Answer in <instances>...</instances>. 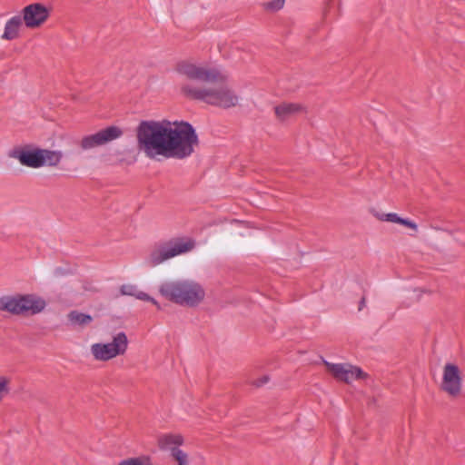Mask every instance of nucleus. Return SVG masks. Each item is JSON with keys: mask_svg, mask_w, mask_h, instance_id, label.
<instances>
[{"mask_svg": "<svg viewBox=\"0 0 465 465\" xmlns=\"http://www.w3.org/2000/svg\"><path fill=\"white\" fill-rule=\"evenodd\" d=\"M137 149L149 159H184L192 155L198 144L197 134L185 122L148 120L136 129Z\"/></svg>", "mask_w": 465, "mask_h": 465, "instance_id": "1", "label": "nucleus"}, {"mask_svg": "<svg viewBox=\"0 0 465 465\" xmlns=\"http://www.w3.org/2000/svg\"><path fill=\"white\" fill-rule=\"evenodd\" d=\"M175 70L189 80L202 83V84H183L181 94L184 97L224 109L239 104L240 97L225 83L227 76L220 67L182 61L177 64Z\"/></svg>", "mask_w": 465, "mask_h": 465, "instance_id": "2", "label": "nucleus"}, {"mask_svg": "<svg viewBox=\"0 0 465 465\" xmlns=\"http://www.w3.org/2000/svg\"><path fill=\"white\" fill-rule=\"evenodd\" d=\"M159 292L166 300L190 308L198 307L206 299L205 288L193 279L166 281L160 285Z\"/></svg>", "mask_w": 465, "mask_h": 465, "instance_id": "3", "label": "nucleus"}, {"mask_svg": "<svg viewBox=\"0 0 465 465\" xmlns=\"http://www.w3.org/2000/svg\"><path fill=\"white\" fill-rule=\"evenodd\" d=\"M194 247L191 240H173L153 247L144 260L146 266L153 268L180 254L192 251Z\"/></svg>", "mask_w": 465, "mask_h": 465, "instance_id": "4", "label": "nucleus"}, {"mask_svg": "<svg viewBox=\"0 0 465 465\" xmlns=\"http://www.w3.org/2000/svg\"><path fill=\"white\" fill-rule=\"evenodd\" d=\"M45 305V300L35 294L4 296L0 298V310L15 314H36L41 312Z\"/></svg>", "mask_w": 465, "mask_h": 465, "instance_id": "5", "label": "nucleus"}, {"mask_svg": "<svg viewBox=\"0 0 465 465\" xmlns=\"http://www.w3.org/2000/svg\"><path fill=\"white\" fill-rule=\"evenodd\" d=\"M22 165L39 168L42 166H56L63 154L60 151H51L45 149H23L16 151L13 155Z\"/></svg>", "mask_w": 465, "mask_h": 465, "instance_id": "6", "label": "nucleus"}, {"mask_svg": "<svg viewBox=\"0 0 465 465\" xmlns=\"http://www.w3.org/2000/svg\"><path fill=\"white\" fill-rule=\"evenodd\" d=\"M129 341L123 331L118 332L109 342H96L91 345L90 351L94 359L98 361H108L118 356L125 354Z\"/></svg>", "mask_w": 465, "mask_h": 465, "instance_id": "7", "label": "nucleus"}, {"mask_svg": "<svg viewBox=\"0 0 465 465\" xmlns=\"http://www.w3.org/2000/svg\"><path fill=\"white\" fill-rule=\"evenodd\" d=\"M323 364L328 372L340 381L350 383L355 380H361L367 377V374L361 368L350 363H332L324 361Z\"/></svg>", "mask_w": 465, "mask_h": 465, "instance_id": "8", "label": "nucleus"}, {"mask_svg": "<svg viewBox=\"0 0 465 465\" xmlns=\"http://www.w3.org/2000/svg\"><path fill=\"white\" fill-rule=\"evenodd\" d=\"M23 22L30 29H35L42 26L49 17L50 12L47 7L42 4L35 3L26 5L23 11Z\"/></svg>", "mask_w": 465, "mask_h": 465, "instance_id": "9", "label": "nucleus"}, {"mask_svg": "<svg viewBox=\"0 0 465 465\" xmlns=\"http://www.w3.org/2000/svg\"><path fill=\"white\" fill-rule=\"evenodd\" d=\"M461 372L453 363H447L443 368L441 389L450 396H458L461 391Z\"/></svg>", "mask_w": 465, "mask_h": 465, "instance_id": "10", "label": "nucleus"}, {"mask_svg": "<svg viewBox=\"0 0 465 465\" xmlns=\"http://www.w3.org/2000/svg\"><path fill=\"white\" fill-rule=\"evenodd\" d=\"M122 134L123 132L120 128L110 126L96 134L84 137L81 142V147L84 150H90L119 138Z\"/></svg>", "mask_w": 465, "mask_h": 465, "instance_id": "11", "label": "nucleus"}, {"mask_svg": "<svg viewBox=\"0 0 465 465\" xmlns=\"http://www.w3.org/2000/svg\"><path fill=\"white\" fill-rule=\"evenodd\" d=\"M183 443V438L180 434H163L158 438V446L161 450L170 451L171 457L175 461V453L185 452L180 446Z\"/></svg>", "mask_w": 465, "mask_h": 465, "instance_id": "12", "label": "nucleus"}, {"mask_svg": "<svg viewBox=\"0 0 465 465\" xmlns=\"http://www.w3.org/2000/svg\"><path fill=\"white\" fill-rule=\"evenodd\" d=\"M304 112V107L296 103H282L274 107L278 121L283 123Z\"/></svg>", "mask_w": 465, "mask_h": 465, "instance_id": "13", "label": "nucleus"}, {"mask_svg": "<svg viewBox=\"0 0 465 465\" xmlns=\"http://www.w3.org/2000/svg\"><path fill=\"white\" fill-rule=\"evenodd\" d=\"M373 216L381 222H388L392 223L401 224L414 233L418 232V224L410 219L401 218L396 213H383L379 212H372Z\"/></svg>", "mask_w": 465, "mask_h": 465, "instance_id": "14", "label": "nucleus"}, {"mask_svg": "<svg viewBox=\"0 0 465 465\" xmlns=\"http://www.w3.org/2000/svg\"><path fill=\"white\" fill-rule=\"evenodd\" d=\"M22 25L23 20L19 15L11 17L5 23V30L1 38L7 41L16 39L19 36Z\"/></svg>", "mask_w": 465, "mask_h": 465, "instance_id": "15", "label": "nucleus"}, {"mask_svg": "<svg viewBox=\"0 0 465 465\" xmlns=\"http://www.w3.org/2000/svg\"><path fill=\"white\" fill-rule=\"evenodd\" d=\"M120 292L122 295L134 296L138 300L146 301L152 302L153 305L160 307L157 301L152 298L146 292L139 290L136 285L134 284H124L120 288Z\"/></svg>", "mask_w": 465, "mask_h": 465, "instance_id": "16", "label": "nucleus"}, {"mask_svg": "<svg viewBox=\"0 0 465 465\" xmlns=\"http://www.w3.org/2000/svg\"><path fill=\"white\" fill-rule=\"evenodd\" d=\"M118 465H153L149 456L143 455L121 460Z\"/></svg>", "mask_w": 465, "mask_h": 465, "instance_id": "17", "label": "nucleus"}, {"mask_svg": "<svg viewBox=\"0 0 465 465\" xmlns=\"http://www.w3.org/2000/svg\"><path fill=\"white\" fill-rule=\"evenodd\" d=\"M69 319L72 323L78 324L80 326L88 325L92 322V317L87 314L73 312L69 314Z\"/></svg>", "mask_w": 465, "mask_h": 465, "instance_id": "18", "label": "nucleus"}, {"mask_svg": "<svg viewBox=\"0 0 465 465\" xmlns=\"http://www.w3.org/2000/svg\"><path fill=\"white\" fill-rule=\"evenodd\" d=\"M285 0H271L262 4L264 10L268 12H277L283 8Z\"/></svg>", "mask_w": 465, "mask_h": 465, "instance_id": "19", "label": "nucleus"}, {"mask_svg": "<svg viewBox=\"0 0 465 465\" xmlns=\"http://www.w3.org/2000/svg\"><path fill=\"white\" fill-rule=\"evenodd\" d=\"M10 379L0 374V401L9 393Z\"/></svg>", "mask_w": 465, "mask_h": 465, "instance_id": "20", "label": "nucleus"}, {"mask_svg": "<svg viewBox=\"0 0 465 465\" xmlns=\"http://www.w3.org/2000/svg\"><path fill=\"white\" fill-rule=\"evenodd\" d=\"M193 458L187 452L175 453V464L176 465H192Z\"/></svg>", "mask_w": 465, "mask_h": 465, "instance_id": "21", "label": "nucleus"}, {"mask_svg": "<svg viewBox=\"0 0 465 465\" xmlns=\"http://www.w3.org/2000/svg\"><path fill=\"white\" fill-rule=\"evenodd\" d=\"M268 381H269V377H268V376H263L262 378H261V379H259V380L255 381H254V384H255L256 386H262V385H263V384L267 383V382H268Z\"/></svg>", "mask_w": 465, "mask_h": 465, "instance_id": "22", "label": "nucleus"}]
</instances>
